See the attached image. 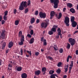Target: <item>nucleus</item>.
I'll return each instance as SVG.
<instances>
[{"label":"nucleus","mask_w":78,"mask_h":78,"mask_svg":"<svg viewBox=\"0 0 78 78\" xmlns=\"http://www.w3.org/2000/svg\"><path fill=\"white\" fill-rule=\"evenodd\" d=\"M27 36L29 38H31V35L30 34H27Z\"/></svg>","instance_id":"a18cd8bd"},{"label":"nucleus","mask_w":78,"mask_h":78,"mask_svg":"<svg viewBox=\"0 0 78 78\" xmlns=\"http://www.w3.org/2000/svg\"><path fill=\"white\" fill-rule=\"evenodd\" d=\"M39 16L41 19H45V18H46V13H43L42 12H39Z\"/></svg>","instance_id":"39448f33"},{"label":"nucleus","mask_w":78,"mask_h":78,"mask_svg":"<svg viewBox=\"0 0 78 78\" xmlns=\"http://www.w3.org/2000/svg\"><path fill=\"white\" fill-rule=\"evenodd\" d=\"M54 72H55V71L53 70H50L49 71V74H50V75H51V74H53V73H54Z\"/></svg>","instance_id":"4c0bfd02"},{"label":"nucleus","mask_w":78,"mask_h":78,"mask_svg":"<svg viewBox=\"0 0 78 78\" xmlns=\"http://www.w3.org/2000/svg\"><path fill=\"white\" fill-rule=\"evenodd\" d=\"M5 23V21L4 20H2V25H3L4 23Z\"/></svg>","instance_id":"de8ad7c7"},{"label":"nucleus","mask_w":78,"mask_h":78,"mask_svg":"<svg viewBox=\"0 0 78 78\" xmlns=\"http://www.w3.org/2000/svg\"><path fill=\"white\" fill-rule=\"evenodd\" d=\"M22 67L20 66V67H17V69H16V70L18 72H20V71L22 70Z\"/></svg>","instance_id":"f3484780"},{"label":"nucleus","mask_w":78,"mask_h":78,"mask_svg":"<svg viewBox=\"0 0 78 78\" xmlns=\"http://www.w3.org/2000/svg\"><path fill=\"white\" fill-rule=\"evenodd\" d=\"M35 21V19L33 17L30 20V23L32 24V23H34Z\"/></svg>","instance_id":"dca6fc26"},{"label":"nucleus","mask_w":78,"mask_h":78,"mask_svg":"<svg viewBox=\"0 0 78 78\" xmlns=\"http://www.w3.org/2000/svg\"><path fill=\"white\" fill-rule=\"evenodd\" d=\"M49 24V20H45V22L42 23L41 24V28H46L48 26V25Z\"/></svg>","instance_id":"7ed1b4c3"},{"label":"nucleus","mask_w":78,"mask_h":78,"mask_svg":"<svg viewBox=\"0 0 78 78\" xmlns=\"http://www.w3.org/2000/svg\"><path fill=\"white\" fill-rule=\"evenodd\" d=\"M70 12H72V13H73V14H74V13L75 12V9H73V8H72L71 9H70Z\"/></svg>","instance_id":"b1692460"},{"label":"nucleus","mask_w":78,"mask_h":78,"mask_svg":"<svg viewBox=\"0 0 78 78\" xmlns=\"http://www.w3.org/2000/svg\"><path fill=\"white\" fill-rule=\"evenodd\" d=\"M34 38H31L30 42H29V44H33L34 43Z\"/></svg>","instance_id":"2eb2a0df"},{"label":"nucleus","mask_w":78,"mask_h":78,"mask_svg":"<svg viewBox=\"0 0 78 78\" xmlns=\"http://www.w3.org/2000/svg\"><path fill=\"white\" fill-rule=\"evenodd\" d=\"M39 54V52H37L35 53V55L36 56H38Z\"/></svg>","instance_id":"09e8293b"},{"label":"nucleus","mask_w":78,"mask_h":78,"mask_svg":"<svg viewBox=\"0 0 78 78\" xmlns=\"http://www.w3.org/2000/svg\"><path fill=\"white\" fill-rule=\"evenodd\" d=\"M66 48L67 49L69 50V49H70V44H69V43H68Z\"/></svg>","instance_id":"c85d7f7f"},{"label":"nucleus","mask_w":78,"mask_h":78,"mask_svg":"<svg viewBox=\"0 0 78 78\" xmlns=\"http://www.w3.org/2000/svg\"><path fill=\"white\" fill-rule=\"evenodd\" d=\"M59 51L60 53H62L63 52V49L61 48L60 50H59Z\"/></svg>","instance_id":"f704fd0d"},{"label":"nucleus","mask_w":78,"mask_h":78,"mask_svg":"<svg viewBox=\"0 0 78 78\" xmlns=\"http://www.w3.org/2000/svg\"><path fill=\"white\" fill-rule=\"evenodd\" d=\"M33 28V26H32L31 25H30L29 26V29L30 30H31V28Z\"/></svg>","instance_id":"6e6d98bb"},{"label":"nucleus","mask_w":78,"mask_h":78,"mask_svg":"<svg viewBox=\"0 0 78 78\" xmlns=\"http://www.w3.org/2000/svg\"><path fill=\"white\" fill-rule=\"evenodd\" d=\"M13 64V62L11 61L10 64H9L8 65V67H10V68H12V65Z\"/></svg>","instance_id":"a211bd4d"},{"label":"nucleus","mask_w":78,"mask_h":78,"mask_svg":"<svg viewBox=\"0 0 78 78\" xmlns=\"http://www.w3.org/2000/svg\"><path fill=\"white\" fill-rule=\"evenodd\" d=\"M73 61H71L70 64L69 65V66L72 67H73Z\"/></svg>","instance_id":"72a5a7b5"},{"label":"nucleus","mask_w":78,"mask_h":78,"mask_svg":"<svg viewBox=\"0 0 78 78\" xmlns=\"http://www.w3.org/2000/svg\"><path fill=\"white\" fill-rule=\"evenodd\" d=\"M27 1H22L20 5V6L19 8L20 10L22 11L24 9V8H27Z\"/></svg>","instance_id":"f257e3e1"},{"label":"nucleus","mask_w":78,"mask_h":78,"mask_svg":"<svg viewBox=\"0 0 78 78\" xmlns=\"http://www.w3.org/2000/svg\"><path fill=\"white\" fill-rule=\"evenodd\" d=\"M2 60H0V66L2 65Z\"/></svg>","instance_id":"680f3d73"},{"label":"nucleus","mask_w":78,"mask_h":78,"mask_svg":"<svg viewBox=\"0 0 78 78\" xmlns=\"http://www.w3.org/2000/svg\"><path fill=\"white\" fill-rule=\"evenodd\" d=\"M43 42V45L45 46L47 45V40L44 39Z\"/></svg>","instance_id":"c756f323"},{"label":"nucleus","mask_w":78,"mask_h":78,"mask_svg":"<svg viewBox=\"0 0 78 78\" xmlns=\"http://www.w3.org/2000/svg\"><path fill=\"white\" fill-rule=\"evenodd\" d=\"M21 77L22 78H27V74L26 73H23L21 75Z\"/></svg>","instance_id":"ddd939ff"},{"label":"nucleus","mask_w":78,"mask_h":78,"mask_svg":"<svg viewBox=\"0 0 78 78\" xmlns=\"http://www.w3.org/2000/svg\"><path fill=\"white\" fill-rule=\"evenodd\" d=\"M2 20V16H0V22H1Z\"/></svg>","instance_id":"4d7b16f0"},{"label":"nucleus","mask_w":78,"mask_h":78,"mask_svg":"<svg viewBox=\"0 0 78 78\" xmlns=\"http://www.w3.org/2000/svg\"><path fill=\"white\" fill-rule=\"evenodd\" d=\"M67 6L69 8H71L72 7V4L70 3H68L67 4Z\"/></svg>","instance_id":"cd10ccee"},{"label":"nucleus","mask_w":78,"mask_h":78,"mask_svg":"<svg viewBox=\"0 0 78 78\" xmlns=\"http://www.w3.org/2000/svg\"><path fill=\"white\" fill-rule=\"evenodd\" d=\"M27 53H28L29 54L30 56H31V51H30H30H27Z\"/></svg>","instance_id":"c03bdc74"},{"label":"nucleus","mask_w":78,"mask_h":78,"mask_svg":"<svg viewBox=\"0 0 78 78\" xmlns=\"http://www.w3.org/2000/svg\"><path fill=\"white\" fill-rule=\"evenodd\" d=\"M78 32V30H76L74 32V34H75V33H77Z\"/></svg>","instance_id":"e2e57ef3"},{"label":"nucleus","mask_w":78,"mask_h":78,"mask_svg":"<svg viewBox=\"0 0 78 78\" xmlns=\"http://www.w3.org/2000/svg\"><path fill=\"white\" fill-rule=\"evenodd\" d=\"M57 31L58 32V34H60L61 33V30L59 28H58L57 29Z\"/></svg>","instance_id":"bb28decb"},{"label":"nucleus","mask_w":78,"mask_h":78,"mask_svg":"<svg viewBox=\"0 0 78 78\" xmlns=\"http://www.w3.org/2000/svg\"><path fill=\"white\" fill-rule=\"evenodd\" d=\"M76 55H78V50H77L76 51Z\"/></svg>","instance_id":"052dcab7"},{"label":"nucleus","mask_w":78,"mask_h":78,"mask_svg":"<svg viewBox=\"0 0 78 78\" xmlns=\"http://www.w3.org/2000/svg\"><path fill=\"white\" fill-rule=\"evenodd\" d=\"M74 20H75V17L73 16H71V22H75Z\"/></svg>","instance_id":"4be33fe9"},{"label":"nucleus","mask_w":78,"mask_h":78,"mask_svg":"<svg viewBox=\"0 0 78 78\" xmlns=\"http://www.w3.org/2000/svg\"><path fill=\"white\" fill-rule=\"evenodd\" d=\"M58 34V36H60V38H61V39H62V37H63V36H62V34L61 33L60 34Z\"/></svg>","instance_id":"79ce46f5"},{"label":"nucleus","mask_w":78,"mask_h":78,"mask_svg":"<svg viewBox=\"0 0 78 78\" xmlns=\"http://www.w3.org/2000/svg\"><path fill=\"white\" fill-rule=\"evenodd\" d=\"M69 58L67 57V62H69Z\"/></svg>","instance_id":"69168bd1"},{"label":"nucleus","mask_w":78,"mask_h":78,"mask_svg":"<svg viewBox=\"0 0 78 78\" xmlns=\"http://www.w3.org/2000/svg\"><path fill=\"white\" fill-rule=\"evenodd\" d=\"M61 72V70L59 69H57V73H60V72Z\"/></svg>","instance_id":"a19ab883"},{"label":"nucleus","mask_w":78,"mask_h":78,"mask_svg":"<svg viewBox=\"0 0 78 78\" xmlns=\"http://www.w3.org/2000/svg\"><path fill=\"white\" fill-rule=\"evenodd\" d=\"M66 8H64L63 9V12H66Z\"/></svg>","instance_id":"13d9d810"},{"label":"nucleus","mask_w":78,"mask_h":78,"mask_svg":"<svg viewBox=\"0 0 78 78\" xmlns=\"http://www.w3.org/2000/svg\"><path fill=\"white\" fill-rule=\"evenodd\" d=\"M19 23V20H17L15 21V25H18Z\"/></svg>","instance_id":"412c9836"},{"label":"nucleus","mask_w":78,"mask_h":78,"mask_svg":"<svg viewBox=\"0 0 78 78\" xmlns=\"http://www.w3.org/2000/svg\"><path fill=\"white\" fill-rule=\"evenodd\" d=\"M8 13V11H6L4 12V15L3 16V19L4 20H8V17H7Z\"/></svg>","instance_id":"6e6552de"},{"label":"nucleus","mask_w":78,"mask_h":78,"mask_svg":"<svg viewBox=\"0 0 78 78\" xmlns=\"http://www.w3.org/2000/svg\"><path fill=\"white\" fill-rule=\"evenodd\" d=\"M6 42H4V43L3 44L2 47V50H4L5 49V47H6Z\"/></svg>","instance_id":"5701e85b"},{"label":"nucleus","mask_w":78,"mask_h":78,"mask_svg":"<svg viewBox=\"0 0 78 78\" xmlns=\"http://www.w3.org/2000/svg\"><path fill=\"white\" fill-rule=\"evenodd\" d=\"M28 12V8H26L25 10V14L27 13Z\"/></svg>","instance_id":"ea45409f"},{"label":"nucleus","mask_w":78,"mask_h":78,"mask_svg":"<svg viewBox=\"0 0 78 78\" xmlns=\"http://www.w3.org/2000/svg\"><path fill=\"white\" fill-rule=\"evenodd\" d=\"M67 70H68V68H66L65 69V72L66 73V72H67Z\"/></svg>","instance_id":"864d4df0"},{"label":"nucleus","mask_w":78,"mask_h":78,"mask_svg":"<svg viewBox=\"0 0 78 78\" xmlns=\"http://www.w3.org/2000/svg\"><path fill=\"white\" fill-rule=\"evenodd\" d=\"M8 50H6V53H8Z\"/></svg>","instance_id":"774afa93"},{"label":"nucleus","mask_w":78,"mask_h":78,"mask_svg":"<svg viewBox=\"0 0 78 78\" xmlns=\"http://www.w3.org/2000/svg\"><path fill=\"white\" fill-rule=\"evenodd\" d=\"M42 73H43L44 72H46L47 71V68L45 67H43L42 69Z\"/></svg>","instance_id":"aec40b11"},{"label":"nucleus","mask_w":78,"mask_h":78,"mask_svg":"<svg viewBox=\"0 0 78 78\" xmlns=\"http://www.w3.org/2000/svg\"><path fill=\"white\" fill-rule=\"evenodd\" d=\"M40 21H39V20L37 19L36 21V23H39V22Z\"/></svg>","instance_id":"3c124183"},{"label":"nucleus","mask_w":78,"mask_h":78,"mask_svg":"<svg viewBox=\"0 0 78 78\" xmlns=\"http://www.w3.org/2000/svg\"><path fill=\"white\" fill-rule=\"evenodd\" d=\"M20 52H21V55H23V49H22L20 50Z\"/></svg>","instance_id":"49530a36"},{"label":"nucleus","mask_w":78,"mask_h":78,"mask_svg":"<svg viewBox=\"0 0 78 78\" xmlns=\"http://www.w3.org/2000/svg\"><path fill=\"white\" fill-rule=\"evenodd\" d=\"M55 11H52L51 12V16H52V17H53L55 15Z\"/></svg>","instance_id":"6ab92c4d"},{"label":"nucleus","mask_w":78,"mask_h":78,"mask_svg":"<svg viewBox=\"0 0 78 78\" xmlns=\"http://www.w3.org/2000/svg\"><path fill=\"white\" fill-rule=\"evenodd\" d=\"M48 34L49 35H52L53 34V32L51 30L49 31L48 32Z\"/></svg>","instance_id":"2f4dec72"},{"label":"nucleus","mask_w":78,"mask_h":78,"mask_svg":"<svg viewBox=\"0 0 78 78\" xmlns=\"http://www.w3.org/2000/svg\"><path fill=\"white\" fill-rule=\"evenodd\" d=\"M58 28V26H56L54 25L53 26V27L51 29V31L54 33H56V28Z\"/></svg>","instance_id":"1a4fd4ad"},{"label":"nucleus","mask_w":78,"mask_h":78,"mask_svg":"<svg viewBox=\"0 0 78 78\" xmlns=\"http://www.w3.org/2000/svg\"><path fill=\"white\" fill-rule=\"evenodd\" d=\"M38 14H39V11L38 10H37L35 12V15H38Z\"/></svg>","instance_id":"37998d69"},{"label":"nucleus","mask_w":78,"mask_h":78,"mask_svg":"<svg viewBox=\"0 0 78 78\" xmlns=\"http://www.w3.org/2000/svg\"><path fill=\"white\" fill-rule=\"evenodd\" d=\"M34 34V31L33 30H31L30 31V34L31 35H33Z\"/></svg>","instance_id":"58836bf2"},{"label":"nucleus","mask_w":78,"mask_h":78,"mask_svg":"<svg viewBox=\"0 0 78 78\" xmlns=\"http://www.w3.org/2000/svg\"><path fill=\"white\" fill-rule=\"evenodd\" d=\"M62 16V13H61V12H60L58 16L57 17V19H60L61 18Z\"/></svg>","instance_id":"393cba45"},{"label":"nucleus","mask_w":78,"mask_h":78,"mask_svg":"<svg viewBox=\"0 0 78 78\" xmlns=\"http://www.w3.org/2000/svg\"><path fill=\"white\" fill-rule=\"evenodd\" d=\"M22 38L20 39V42H19V44L20 45H23V42H24V36H22L21 37Z\"/></svg>","instance_id":"0eeeda50"},{"label":"nucleus","mask_w":78,"mask_h":78,"mask_svg":"<svg viewBox=\"0 0 78 78\" xmlns=\"http://www.w3.org/2000/svg\"><path fill=\"white\" fill-rule=\"evenodd\" d=\"M1 38L2 39H5V32L4 31H2L1 34Z\"/></svg>","instance_id":"9d476101"},{"label":"nucleus","mask_w":78,"mask_h":78,"mask_svg":"<svg viewBox=\"0 0 78 78\" xmlns=\"http://www.w3.org/2000/svg\"><path fill=\"white\" fill-rule=\"evenodd\" d=\"M31 5V2L30 0H29L27 2V7L28 6H29L30 5Z\"/></svg>","instance_id":"7c9ffc66"},{"label":"nucleus","mask_w":78,"mask_h":78,"mask_svg":"<svg viewBox=\"0 0 78 78\" xmlns=\"http://www.w3.org/2000/svg\"><path fill=\"white\" fill-rule=\"evenodd\" d=\"M40 73H41V71L40 70H37L35 71V75H40Z\"/></svg>","instance_id":"4468645a"},{"label":"nucleus","mask_w":78,"mask_h":78,"mask_svg":"<svg viewBox=\"0 0 78 78\" xmlns=\"http://www.w3.org/2000/svg\"><path fill=\"white\" fill-rule=\"evenodd\" d=\"M55 51H58V48L57 47V46L54 45V46L53 47Z\"/></svg>","instance_id":"a878e982"},{"label":"nucleus","mask_w":78,"mask_h":78,"mask_svg":"<svg viewBox=\"0 0 78 78\" xmlns=\"http://www.w3.org/2000/svg\"><path fill=\"white\" fill-rule=\"evenodd\" d=\"M73 27H76V26L77 25V23L76 21L72 22V23Z\"/></svg>","instance_id":"9b49d317"},{"label":"nucleus","mask_w":78,"mask_h":78,"mask_svg":"<svg viewBox=\"0 0 78 78\" xmlns=\"http://www.w3.org/2000/svg\"><path fill=\"white\" fill-rule=\"evenodd\" d=\"M47 59H49L50 60H53V58L51 57L50 56H48L47 57Z\"/></svg>","instance_id":"473e14b6"},{"label":"nucleus","mask_w":78,"mask_h":78,"mask_svg":"<svg viewBox=\"0 0 78 78\" xmlns=\"http://www.w3.org/2000/svg\"><path fill=\"white\" fill-rule=\"evenodd\" d=\"M44 37H42V38H41V41H42V42H44Z\"/></svg>","instance_id":"8fccbe9b"},{"label":"nucleus","mask_w":78,"mask_h":78,"mask_svg":"<svg viewBox=\"0 0 78 78\" xmlns=\"http://www.w3.org/2000/svg\"><path fill=\"white\" fill-rule=\"evenodd\" d=\"M69 17L67 16L65 18L64 22L66 24V26L67 27H69Z\"/></svg>","instance_id":"20e7f679"},{"label":"nucleus","mask_w":78,"mask_h":78,"mask_svg":"<svg viewBox=\"0 0 78 78\" xmlns=\"http://www.w3.org/2000/svg\"><path fill=\"white\" fill-rule=\"evenodd\" d=\"M16 12H17V10H16V9H14V14H16Z\"/></svg>","instance_id":"603ef678"},{"label":"nucleus","mask_w":78,"mask_h":78,"mask_svg":"<svg viewBox=\"0 0 78 78\" xmlns=\"http://www.w3.org/2000/svg\"><path fill=\"white\" fill-rule=\"evenodd\" d=\"M68 58H70V59H72V57L71 56H70V55H68Z\"/></svg>","instance_id":"bf43d9fd"},{"label":"nucleus","mask_w":78,"mask_h":78,"mask_svg":"<svg viewBox=\"0 0 78 78\" xmlns=\"http://www.w3.org/2000/svg\"><path fill=\"white\" fill-rule=\"evenodd\" d=\"M26 56L27 57V58H29L30 57V55H26Z\"/></svg>","instance_id":"338daca9"},{"label":"nucleus","mask_w":78,"mask_h":78,"mask_svg":"<svg viewBox=\"0 0 78 78\" xmlns=\"http://www.w3.org/2000/svg\"><path fill=\"white\" fill-rule=\"evenodd\" d=\"M67 75H65L64 76H63V78H67Z\"/></svg>","instance_id":"0e129e2a"},{"label":"nucleus","mask_w":78,"mask_h":78,"mask_svg":"<svg viewBox=\"0 0 78 78\" xmlns=\"http://www.w3.org/2000/svg\"><path fill=\"white\" fill-rule=\"evenodd\" d=\"M51 3H53L54 5V8H57L58 6V4L59 3V0H50Z\"/></svg>","instance_id":"f03ea898"},{"label":"nucleus","mask_w":78,"mask_h":78,"mask_svg":"<svg viewBox=\"0 0 78 78\" xmlns=\"http://www.w3.org/2000/svg\"><path fill=\"white\" fill-rule=\"evenodd\" d=\"M61 65H62V63L61 62H59L57 65V66L59 67H61Z\"/></svg>","instance_id":"e433bc0d"},{"label":"nucleus","mask_w":78,"mask_h":78,"mask_svg":"<svg viewBox=\"0 0 78 78\" xmlns=\"http://www.w3.org/2000/svg\"><path fill=\"white\" fill-rule=\"evenodd\" d=\"M59 35H56V36L55 38H56V39H58L59 38Z\"/></svg>","instance_id":"5fc2aeb1"},{"label":"nucleus","mask_w":78,"mask_h":78,"mask_svg":"<svg viewBox=\"0 0 78 78\" xmlns=\"http://www.w3.org/2000/svg\"><path fill=\"white\" fill-rule=\"evenodd\" d=\"M69 41L72 46L74 45V44H75V40L74 39L70 38L69 39Z\"/></svg>","instance_id":"423d86ee"},{"label":"nucleus","mask_w":78,"mask_h":78,"mask_svg":"<svg viewBox=\"0 0 78 78\" xmlns=\"http://www.w3.org/2000/svg\"><path fill=\"white\" fill-rule=\"evenodd\" d=\"M22 34V32L21 31H20L19 32V36L20 37V36H21Z\"/></svg>","instance_id":"c9c22d12"},{"label":"nucleus","mask_w":78,"mask_h":78,"mask_svg":"<svg viewBox=\"0 0 78 78\" xmlns=\"http://www.w3.org/2000/svg\"><path fill=\"white\" fill-rule=\"evenodd\" d=\"M13 45H14V43H13V42H12V41H10L9 42V48H11V47H12L13 46Z\"/></svg>","instance_id":"f8f14e48"}]
</instances>
